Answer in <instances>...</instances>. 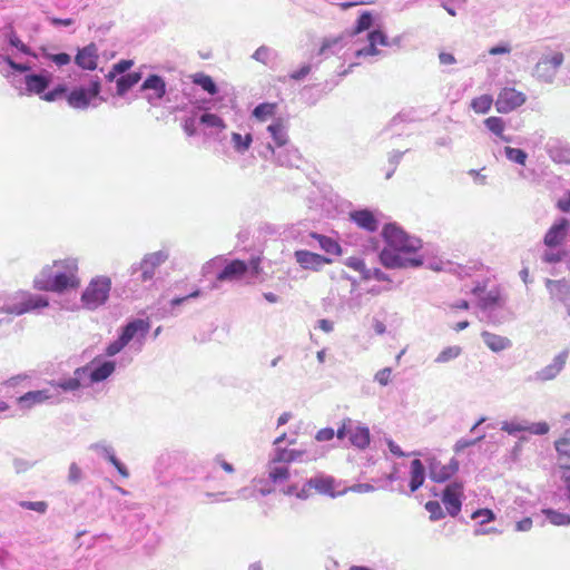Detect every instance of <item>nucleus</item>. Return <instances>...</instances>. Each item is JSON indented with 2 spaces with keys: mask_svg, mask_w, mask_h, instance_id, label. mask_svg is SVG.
<instances>
[{
  "mask_svg": "<svg viewBox=\"0 0 570 570\" xmlns=\"http://www.w3.org/2000/svg\"><path fill=\"white\" fill-rule=\"evenodd\" d=\"M563 362L560 358H556L552 364L547 366V368L542 370L539 373L540 379L542 380H551L553 379L562 368Z\"/></svg>",
  "mask_w": 570,
  "mask_h": 570,
  "instance_id": "nucleus-41",
  "label": "nucleus"
},
{
  "mask_svg": "<svg viewBox=\"0 0 570 570\" xmlns=\"http://www.w3.org/2000/svg\"><path fill=\"white\" fill-rule=\"evenodd\" d=\"M200 122L208 127L225 128L223 119L215 114H204L200 117Z\"/></svg>",
  "mask_w": 570,
  "mask_h": 570,
  "instance_id": "nucleus-44",
  "label": "nucleus"
},
{
  "mask_svg": "<svg viewBox=\"0 0 570 570\" xmlns=\"http://www.w3.org/2000/svg\"><path fill=\"white\" fill-rule=\"evenodd\" d=\"M148 330V323L142 320H135L128 323L124 327L119 338L107 347V356L116 355L137 335L145 336Z\"/></svg>",
  "mask_w": 570,
  "mask_h": 570,
  "instance_id": "nucleus-4",
  "label": "nucleus"
},
{
  "mask_svg": "<svg viewBox=\"0 0 570 570\" xmlns=\"http://www.w3.org/2000/svg\"><path fill=\"white\" fill-rule=\"evenodd\" d=\"M88 372V368H78L76 372H75V377H71V379H68V380H65L62 382H59L57 384L58 387L62 389L63 391H75V390H78L80 387V380L82 377V375L87 374Z\"/></svg>",
  "mask_w": 570,
  "mask_h": 570,
  "instance_id": "nucleus-33",
  "label": "nucleus"
},
{
  "mask_svg": "<svg viewBox=\"0 0 570 570\" xmlns=\"http://www.w3.org/2000/svg\"><path fill=\"white\" fill-rule=\"evenodd\" d=\"M10 45L16 47L18 50H20L23 53H29L30 49L27 45H24L16 35L10 37Z\"/></svg>",
  "mask_w": 570,
  "mask_h": 570,
  "instance_id": "nucleus-59",
  "label": "nucleus"
},
{
  "mask_svg": "<svg viewBox=\"0 0 570 570\" xmlns=\"http://www.w3.org/2000/svg\"><path fill=\"white\" fill-rule=\"evenodd\" d=\"M191 79L194 83L200 86L208 94L215 95L217 92V87L210 76L199 72L195 73Z\"/></svg>",
  "mask_w": 570,
  "mask_h": 570,
  "instance_id": "nucleus-32",
  "label": "nucleus"
},
{
  "mask_svg": "<svg viewBox=\"0 0 570 570\" xmlns=\"http://www.w3.org/2000/svg\"><path fill=\"white\" fill-rule=\"evenodd\" d=\"M301 455H302L301 451L288 450V449H278L276 451L275 458L273 459V462L278 463V464H285V463H289V462L297 460Z\"/></svg>",
  "mask_w": 570,
  "mask_h": 570,
  "instance_id": "nucleus-37",
  "label": "nucleus"
},
{
  "mask_svg": "<svg viewBox=\"0 0 570 570\" xmlns=\"http://www.w3.org/2000/svg\"><path fill=\"white\" fill-rule=\"evenodd\" d=\"M410 475V490L411 492H415L423 485L425 480V468L421 460L415 459L411 462Z\"/></svg>",
  "mask_w": 570,
  "mask_h": 570,
  "instance_id": "nucleus-20",
  "label": "nucleus"
},
{
  "mask_svg": "<svg viewBox=\"0 0 570 570\" xmlns=\"http://www.w3.org/2000/svg\"><path fill=\"white\" fill-rule=\"evenodd\" d=\"M183 128H184V131L188 135V136H194L196 134V126H195V119L194 118H188L184 121V125H183Z\"/></svg>",
  "mask_w": 570,
  "mask_h": 570,
  "instance_id": "nucleus-61",
  "label": "nucleus"
},
{
  "mask_svg": "<svg viewBox=\"0 0 570 570\" xmlns=\"http://www.w3.org/2000/svg\"><path fill=\"white\" fill-rule=\"evenodd\" d=\"M425 510L430 513L431 521H438L445 517V513L439 501H428L424 505Z\"/></svg>",
  "mask_w": 570,
  "mask_h": 570,
  "instance_id": "nucleus-39",
  "label": "nucleus"
},
{
  "mask_svg": "<svg viewBox=\"0 0 570 570\" xmlns=\"http://www.w3.org/2000/svg\"><path fill=\"white\" fill-rule=\"evenodd\" d=\"M275 109H276V105L275 104H261L258 105L254 111H253V115L258 119V120H266L267 117H271L274 115L275 112Z\"/></svg>",
  "mask_w": 570,
  "mask_h": 570,
  "instance_id": "nucleus-38",
  "label": "nucleus"
},
{
  "mask_svg": "<svg viewBox=\"0 0 570 570\" xmlns=\"http://www.w3.org/2000/svg\"><path fill=\"white\" fill-rule=\"evenodd\" d=\"M385 246L380 253V262L386 268L419 267L423 264L415 253L422 247L421 240L410 236L395 224H387L382 230Z\"/></svg>",
  "mask_w": 570,
  "mask_h": 570,
  "instance_id": "nucleus-1",
  "label": "nucleus"
},
{
  "mask_svg": "<svg viewBox=\"0 0 570 570\" xmlns=\"http://www.w3.org/2000/svg\"><path fill=\"white\" fill-rule=\"evenodd\" d=\"M554 448L559 459L570 460V431H567L564 436L554 441Z\"/></svg>",
  "mask_w": 570,
  "mask_h": 570,
  "instance_id": "nucleus-36",
  "label": "nucleus"
},
{
  "mask_svg": "<svg viewBox=\"0 0 570 570\" xmlns=\"http://www.w3.org/2000/svg\"><path fill=\"white\" fill-rule=\"evenodd\" d=\"M47 57L59 67L66 66V65L70 63V61H71L70 55H68L66 52L52 53V55H48Z\"/></svg>",
  "mask_w": 570,
  "mask_h": 570,
  "instance_id": "nucleus-51",
  "label": "nucleus"
},
{
  "mask_svg": "<svg viewBox=\"0 0 570 570\" xmlns=\"http://www.w3.org/2000/svg\"><path fill=\"white\" fill-rule=\"evenodd\" d=\"M335 479L327 475H316L307 481V487L316 490L321 494L330 495L332 498L336 495H342L347 492V490L336 491Z\"/></svg>",
  "mask_w": 570,
  "mask_h": 570,
  "instance_id": "nucleus-14",
  "label": "nucleus"
},
{
  "mask_svg": "<svg viewBox=\"0 0 570 570\" xmlns=\"http://www.w3.org/2000/svg\"><path fill=\"white\" fill-rule=\"evenodd\" d=\"M335 432L332 428H324L317 431L315 439L320 442L330 441L334 438Z\"/></svg>",
  "mask_w": 570,
  "mask_h": 570,
  "instance_id": "nucleus-53",
  "label": "nucleus"
},
{
  "mask_svg": "<svg viewBox=\"0 0 570 570\" xmlns=\"http://www.w3.org/2000/svg\"><path fill=\"white\" fill-rule=\"evenodd\" d=\"M289 469L286 464H278L275 462H271L268 468V478L269 480L275 483H284L289 479Z\"/></svg>",
  "mask_w": 570,
  "mask_h": 570,
  "instance_id": "nucleus-25",
  "label": "nucleus"
},
{
  "mask_svg": "<svg viewBox=\"0 0 570 570\" xmlns=\"http://www.w3.org/2000/svg\"><path fill=\"white\" fill-rule=\"evenodd\" d=\"M268 131L271 132L275 144L277 147H282L287 142V135L285 131V126L282 120H277L268 126Z\"/></svg>",
  "mask_w": 570,
  "mask_h": 570,
  "instance_id": "nucleus-31",
  "label": "nucleus"
},
{
  "mask_svg": "<svg viewBox=\"0 0 570 570\" xmlns=\"http://www.w3.org/2000/svg\"><path fill=\"white\" fill-rule=\"evenodd\" d=\"M50 399V394L46 390H39V391H30L26 394L21 395L18 399V402L20 404L26 405L27 407H31L35 404L42 403Z\"/></svg>",
  "mask_w": 570,
  "mask_h": 570,
  "instance_id": "nucleus-28",
  "label": "nucleus"
},
{
  "mask_svg": "<svg viewBox=\"0 0 570 570\" xmlns=\"http://www.w3.org/2000/svg\"><path fill=\"white\" fill-rule=\"evenodd\" d=\"M247 272L248 265L246 262L242 259H233L217 275V279L220 282L237 281L240 279Z\"/></svg>",
  "mask_w": 570,
  "mask_h": 570,
  "instance_id": "nucleus-17",
  "label": "nucleus"
},
{
  "mask_svg": "<svg viewBox=\"0 0 570 570\" xmlns=\"http://www.w3.org/2000/svg\"><path fill=\"white\" fill-rule=\"evenodd\" d=\"M557 208L562 213L570 212V191H567L564 196L557 202Z\"/></svg>",
  "mask_w": 570,
  "mask_h": 570,
  "instance_id": "nucleus-55",
  "label": "nucleus"
},
{
  "mask_svg": "<svg viewBox=\"0 0 570 570\" xmlns=\"http://www.w3.org/2000/svg\"><path fill=\"white\" fill-rule=\"evenodd\" d=\"M472 519L481 518L480 523L485 524L495 520V514L490 509H478L471 515Z\"/></svg>",
  "mask_w": 570,
  "mask_h": 570,
  "instance_id": "nucleus-45",
  "label": "nucleus"
},
{
  "mask_svg": "<svg viewBox=\"0 0 570 570\" xmlns=\"http://www.w3.org/2000/svg\"><path fill=\"white\" fill-rule=\"evenodd\" d=\"M542 513L554 525H569L570 514L556 511L553 509H543Z\"/></svg>",
  "mask_w": 570,
  "mask_h": 570,
  "instance_id": "nucleus-35",
  "label": "nucleus"
},
{
  "mask_svg": "<svg viewBox=\"0 0 570 570\" xmlns=\"http://www.w3.org/2000/svg\"><path fill=\"white\" fill-rule=\"evenodd\" d=\"M311 237L318 242L320 247L327 254L341 256L343 249L341 245L333 238L321 235L317 233H311Z\"/></svg>",
  "mask_w": 570,
  "mask_h": 570,
  "instance_id": "nucleus-23",
  "label": "nucleus"
},
{
  "mask_svg": "<svg viewBox=\"0 0 570 570\" xmlns=\"http://www.w3.org/2000/svg\"><path fill=\"white\" fill-rule=\"evenodd\" d=\"M115 370V365L111 362H105L97 368L90 372V382H100L106 380Z\"/></svg>",
  "mask_w": 570,
  "mask_h": 570,
  "instance_id": "nucleus-34",
  "label": "nucleus"
},
{
  "mask_svg": "<svg viewBox=\"0 0 570 570\" xmlns=\"http://www.w3.org/2000/svg\"><path fill=\"white\" fill-rule=\"evenodd\" d=\"M68 479L71 482H78L81 479V469L76 463L70 464Z\"/></svg>",
  "mask_w": 570,
  "mask_h": 570,
  "instance_id": "nucleus-57",
  "label": "nucleus"
},
{
  "mask_svg": "<svg viewBox=\"0 0 570 570\" xmlns=\"http://www.w3.org/2000/svg\"><path fill=\"white\" fill-rule=\"evenodd\" d=\"M464 499V487L462 482H451L449 483L441 495V501L445 508L446 514L452 518H455L460 514L462 509V503Z\"/></svg>",
  "mask_w": 570,
  "mask_h": 570,
  "instance_id": "nucleus-6",
  "label": "nucleus"
},
{
  "mask_svg": "<svg viewBox=\"0 0 570 570\" xmlns=\"http://www.w3.org/2000/svg\"><path fill=\"white\" fill-rule=\"evenodd\" d=\"M390 376H391V368L386 367V368L379 371L375 375V379L381 385H386L390 381Z\"/></svg>",
  "mask_w": 570,
  "mask_h": 570,
  "instance_id": "nucleus-58",
  "label": "nucleus"
},
{
  "mask_svg": "<svg viewBox=\"0 0 570 570\" xmlns=\"http://www.w3.org/2000/svg\"><path fill=\"white\" fill-rule=\"evenodd\" d=\"M132 65H134L132 60L122 59V60L118 61L117 63H115L112 66V68L116 72H118L120 75V73L126 72L128 69H130L132 67Z\"/></svg>",
  "mask_w": 570,
  "mask_h": 570,
  "instance_id": "nucleus-56",
  "label": "nucleus"
},
{
  "mask_svg": "<svg viewBox=\"0 0 570 570\" xmlns=\"http://www.w3.org/2000/svg\"><path fill=\"white\" fill-rule=\"evenodd\" d=\"M550 426L547 422H537L527 425V432L537 435H544L549 432Z\"/></svg>",
  "mask_w": 570,
  "mask_h": 570,
  "instance_id": "nucleus-48",
  "label": "nucleus"
},
{
  "mask_svg": "<svg viewBox=\"0 0 570 570\" xmlns=\"http://www.w3.org/2000/svg\"><path fill=\"white\" fill-rule=\"evenodd\" d=\"M350 219L354 222L357 227L373 233L379 228V220L374 213L368 209H360L350 213Z\"/></svg>",
  "mask_w": 570,
  "mask_h": 570,
  "instance_id": "nucleus-18",
  "label": "nucleus"
},
{
  "mask_svg": "<svg viewBox=\"0 0 570 570\" xmlns=\"http://www.w3.org/2000/svg\"><path fill=\"white\" fill-rule=\"evenodd\" d=\"M371 278H374L376 281H383V282L390 281L389 276L379 268H374V269L367 268L364 279H371Z\"/></svg>",
  "mask_w": 570,
  "mask_h": 570,
  "instance_id": "nucleus-52",
  "label": "nucleus"
},
{
  "mask_svg": "<svg viewBox=\"0 0 570 570\" xmlns=\"http://www.w3.org/2000/svg\"><path fill=\"white\" fill-rule=\"evenodd\" d=\"M49 305L47 297L22 292L17 295V303L6 306L8 314L22 315L35 309L45 308Z\"/></svg>",
  "mask_w": 570,
  "mask_h": 570,
  "instance_id": "nucleus-5",
  "label": "nucleus"
},
{
  "mask_svg": "<svg viewBox=\"0 0 570 570\" xmlns=\"http://www.w3.org/2000/svg\"><path fill=\"white\" fill-rule=\"evenodd\" d=\"M483 342L494 353L502 352L511 346V341L505 337L490 332L481 334Z\"/></svg>",
  "mask_w": 570,
  "mask_h": 570,
  "instance_id": "nucleus-21",
  "label": "nucleus"
},
{
  "mask_svg": "<svg viewBox=\"0 0 570 570\" xmlns=\"http://www.w3.org/2000/svg\"><path fill=\"white\" fill-rule=\"evenodd\" d=\"M367 39H368V46L357 50V52H356L357 57L375 56L379 53L377 46H386L387 45L386 36L380 30H374V31L370 32Z\"/></svg>",
  "mask_w": 570,
  "mask_h": 570,
  "instance_id": "nucleus-19",
  "label": "nucleus"
},
{
  "mask_svg": "<svg viewBox=\"0 0 570 570\" xmlns=\"http://www.w3.org/2000/svg\"><path fill=\"white\" fill-rule=\"evenodd\" d=\"M111 281L107 276H97L90 281L81 295L85 307L95 309L102 305L109 297Z\"/></svg>",
  "mask_w": 570,
  "mask_h": 570,
  "instance_id": "nucleus-3",
  "label": "nucleus"
},
{
  "mask_svg": "<svg viewBox=\"0 0 570 570\" xmlns=\"http://www.w3.org/2000/svg\"><path fill=\"white\" fill-rule=\"evenodd\" d=\"M483 122L488 130L499 137L501 140L505 142L510 141V138L504 136L505 121L501 117L491 116L485 118Z\"/></svg>",
  "mask_w": 570,
  "mask_h": 570,
  "instance_id": "nucleus-24",
  "label": "nucleus"
},
{
  "mask_svg": "<svg viewBox=\"0 0 570 570\" xmlns=\"http://www.w3.org/2000/svg\"><path fill=\"white\" fill-rule=\"evenodd\" d=\"M141 90H154L156 98L160 99L166 94V83L158 75H150L141 85Z\"/></svg>",
  "mask_w": 570,
  "mask_h": 570,
  "instance_id": "nucleus-26",
  "label": "nucleus"
},
{
  "mask_svg": "<svg viewBox=\"0 0 570 570\" xmlns=\"http://www.w3.org/2000/svg\"><path fill=\"white\" fill-rule=\"evenodd\" d=\"M527 101V96L510 87L503 88L494 102L495 109L499 114H509L521 107Z\"/></svg>",
  "mask_w": 570,
  "mask_h": 570,
  "instance_id": "nucleus-8",
  "label": "nucleus"
},
{
  "mask_svg": "<svg viewBox=\"0 0 570 570\" xmlns=\"http://www.w3.org/2000/svg\"><path fill=\"white\" fill-rule=\"evenodd\" d=\"M141 79L140 72H130L117 79V95L124 96L130 88Z\"/></svg>",
  "mask_w": 570,
  "mask_h": 570,
  "instance_id": "nucleus-29",
  "label": "nucleus"
},
{
  "mask_svg": "<svg viewBox=\"0 0 570 570\" xmlns=\"http://www.w3.org/2000/svg\"><path fill=\"white\" fill-rule=\"evenodd\" d=\"M66 92H67V87L60 85V86L56 87L53 90L45 94L41 98L46 101H55L56 99H58Z\"/></svg>",
  "mask_w": 570,
  "mask_h": 570,
  "instance_id": "nucleus-50",
  "label": "nucleus"
},
{
  "mask_svg": "<svg viewBox=\"0 0 570 570\" xmlns=\"http://www.w3.org/2000/svg\"><path fill=\"white\" fill-rule=\"evenodd\" d=\"M493 105L491 95H481L471 100L470 107L475 114H487Z\"/></svg>",
  "mask_w": 570,
  "mask_h": 570,
  "instance_id": "nucleus-30",
  "label": "nucleus"
},
{
  "mask_svg": "<svg viewBox=\"0 0 570 570\" xmlns=\"http://www.w3.org/2000/svg\"><path fill=\"white\" fill-rule=\"evenodd\" d=\"M109 461L114 464V466L118 470V472L124 476V478H128L129 476V472L128 470L126 469V466L118 461V459L115 456V455H110L109 456Z\"/></svg>",
  "mask_w": 570,
  "mask_h": 570,
  "instance_id": "nucleus-60",
  "label": "nucleus"
},
{
  "mask_svg": "<svg viewBox=\"0 0 570 570\" xmlns=\"http://www.w3.org/2000/svg\"><path fill=\"white\" fill-rule=\"evenodd\" d=\"M345 266L352 268L353 271L355 272H358L362 277L364 278L366 272H367V268L365 266V263L362 258L360 257H355V256H352V257H348L345 262H344Z\"/></svg>",
  "mask_w": 570,
  "mask_h": 570,
  "instance_id": "nucleus-43",
  "label": "nucleus"
},
{
  "mask_svg": "<svg viewBox=\"0 0 570 570\" xmlns=\"http://www.w3.org/2000/svg\"><path fill=\"white\" fill-rule=\"evenodd\" d=\"M532 528L531 518H524L521 521L517 522L515 530L517 531H529Z\"/></svg>",
  "mask_w": 570,
  "mask_h": 570,
  "instance_id": "nucleus-64",
  "label": "nucleus"
},
{
  "mask_svg": "<svg viewBox=\"0 0 570 570\" xmlns=\"http://www.w3.org/2000/svg\"><path fill=\"white\" fill-rule=\"evenodd\" d=\"M296 262L305 269L320 271L324 265H330L333 263V259L309 252L299 249L294 253Z\"/></svg>",
  "mask_w": 570,
  "mask_h": 570,
  "instance_id": "nucleus-12",
  "label": "nucleus"
},
{
  "mask_svg": "<svg viewBox=\"0 0 570 570\" xmlns=\"http://www.w3.org/2000/svg\"><path fill=\"white\" fill-rule=\"evenodd\" d=\"M569 228L570 222L567 218L562 217L556 220L544 234V245L550 248L560 246L566 240Z\"/></svg>",
  "mask_w": 570,
  "mask_h": 570,
  "instance_id": "nucleus-10",
  "label": "nucleus"
},
{
  "mask_svg": "<svg viewBox=\"0 0 570 570\" xmlns=\"http://www.w3.org/2000/svg\"><path fill=\"white\" fill-rule=\"evenodd\" d=\"M503 430L511 434V433H515V432L527 431V425L520 424V423H510V424H505L503 426Z\"/></svg>",
  "mask_w": 570,
  "mask_h": 570,
  "instance_id": "nucleus-62",
  "label": "nucleus"
},
{
  "mask_svg": "<svg viewBox=\"0 0 570 570\" xmlns=\"http://www.w3.org/2000/svg\"><path fill=\"white\" fill-rule=\"evenodd\" d=\"M311 72V67L308 65L303 66L297 71L293 72L291 75L292 79L299 80L304 77H306Z\"/></svg>",
  "mask_w": 570,
  "mask_h": 570,
  "instance_id": "nucleus-63",
  "label": "nucleus"
},
{
  "mask_svg": "<svg viewBox=\"0 0 570 570\" xmlns=\"http://www.w3.org/2000/svg\"><path fill=\"white\" fill-rule=\"evenodd\" d=\"M372 26V16L370 12L362 13L356 22V27L354 33H360L364 30H367Z\"/></svg>",
  "mask_w": 570,
  "mask_h": 570,
  "instance_id": "nucleus-46",
  "label": "nucleus"
},
{
  "mask_svg": "<svg viewBox=\"0 0 570 570\" xmlns=\"http://www.w3.org/2000/svg\"><path fill=\"white\" fill-rule=\"evenodd\" d=\"M165 259L166 256L160 252L146 255L139 264V271L141 272L140 281L147 282L151 279L155 275L156 268L163 264Z\"/></svg>",
  "mask_w": 570,
  "mask_h": 570,
  "instance_id": "nucleus-16",
  "label": "nucleus"
},
{
  "mask_svg": "<svg viewBox=\"0 0 570 570\" xmlns=\"http://www.w3.org/2000/svg\"><path fill=\"white\" fill-rule=\"evenodd\" d=\"M247 265H248V268H250L253 275L258 276L262 273V257L261 256L252 257Z\"/></svg>",
  "mask_w": 570,
  "mask_h": 570,
  "instance_id": "nucleus-54",
  "label": "nucleus"
},
{
  "mask_svg": "<svg viewBox=\"0 0 570 570\" xmlns=\"http://www.w3.org/2000/svg\"><path fill=\"white\" fill-rule=\"evenodd\" d=\"M232 140L234 142V147L237 149V150H240V151H244V150H247L252 144V136L250 135H246V136H242L240 134H237V132H234L232 135Z\"/></svg>",
  "mask_w": 570,
  "mask_h": 570,
  "instance_id": "nucleus-42",
  "label": "nucleus"
},
{
  "mask_svg": "<svg viewBox=\"0 0 570 570\" xmlns=\"http://www.w3.org/2000/svg\"><path fill=\"white\" fill-rule=\"evenodd\" d=\"M70 107L76 109L87 108L90 102L87 90L83 88L73 89L67 97Z\"/></svg>",
  "mask_w": 570,
  "mask_h": 570,
  "instance_id": "nucleus-27",
  "label": "nucleus"
},
{
  "mask_svg": "<svg viewBox=\"0 0 570 570\" xmlns=\"http://www.w3.org/2000/svg\"><path fill=\"white\" fill-rule=\"evenodd\" d=\"M459 471V462L452 458L446 463L434 460L430 464V478L436 483H443L450 480Z\"/></svg>",
  "mask_w": 570,
  "mask_h": 570,
  "instance_id": "nucleus-11",
  "label": "nucleus"
},
{
  "mask_svg": "<svg viewBox=\"0 0 570 570\" xmlns=\"http://www.w3.org/2000/svg\"><path fill=\"white\" fill-rule=\"evenodd\" d=\"M78 262L75 258L55 261L47 265L33 281V287L38 291L61 293L67 288H76L80 285L77 277Z\"/></svg>",
  "mask_w": 570,
  "mask_h": 570,
  "instance_id": "nucleus-2",
  "label": "nucleus"
},
{
  "mask_svg": "<svg viewBox=\"0 0 570 570\" xmlns=\"http://www.w3.org/2000/svg\"><path fill=\"white\" fill-rule=\"evenodd\" d=\"M98 49L95 43H89L88 46L78 50L75 62L81 69L85 70H95L98 66Z\"/></svg>",
  "mask_w": 570,
  "mask_h": 570,
  "instance_id": "nucleus-15",
  "label": "nucleus"
},
{
  "mask_svg": "<svg viewBox=\"0 0 570 570\" xmlns=\"http://www.w3.org/2000/svg\"><path fill=\"white\" fill-rule=\"evenodd\" d=\"M26 88L32 94H43L50 83V79L42 75H28L24 78Z\"/></svg>",
  "mask_w": 570,
  "mask_h": 570,
  "instance_id": "nucleus-22",
  "label": "nucleus"
},
{
  "mask_svg": "<svg viewBox=\"0 0 570 570\" xmlns=\"http://www.w3.org/2000/svg\"><path fill=\"white\" fill-rule=\"evenodd\" d=\"M560 479L566 485L568 492V499L570 501V464H560Z\"/></svg>",
  "mask_w": 570,
  "mask_h": 570,
  "instance_id": "nucleus-49",
  "label": "nucleus"
},
{
  "mask_svg": "<svg viewBox=\"0 0 570 570\" xmlns=\"http://www.w3.org/2000/svg\"><path fill=\"white\" fill-rule=\"evenodd\" d=\"M564 56L562 52H553L543 56L535 65L534 72L537 77L546 82H551L557 75L558 69L563 63Z\"/></svg>",
  "mask_w": 570,
  "mask_h": 570,
  "instance_id": "nucleus-9",
  "label": "nucleus"
},
{
  "mask_svg": "<svg viewBox=\"0 0 570 570\" xmlns=\"http://www.w3.org/2000/svg\"><path fill=\"white\" fill-rule=\"evenodd\" d=\"M20 507L36 511L38 513H45L48 509V504L45 501H21Z\"/></svg>",
  "mask_w": 570,
  "mask_h": 570,
  "instance_id": "nucleus-47",
  "label": "nucleus"
},
{
  "mask_svg": "<svg viewBox=\"0 0 570 570\" xmlns=\"http://www.w3.org/2000/svg\"><path fill=\"white\" fill-rule=\"evenodd\" d=\"M471 292L479 298L478 305L481 309H489L499 306L502 303V294L499 288H494L488 293H484L485 285L478 284L472 288Z\"/></svg>",
  "mask_w": 570,
  "mask_h": 570,
  "instance_id": "nucleus-13",
  "label": "nucleus"
},
{
  "mask_svg": "<svg viewBox=\"0 0 570 570\" xmlns=\"http://www.w3.org/2000/svg\"><path fill=\"white\" fill-rule=\"evenodd\" d=\"M336 436L340 440L348 436L351 444L358 449L367 448L371 441L368 429L354 425L351 419L343 421L342 425L337 429Z\"/></svg>",
  "mask_w": 570,
  "mask_h": 570,
  "instance_id": "nucleus-7",
  "label": "nucleus"
},
{
  "mask_svg": "<svg viewBox=\"0 0 570 570\" xmlns=\"http://www.w3.org/2000/svg\"><path fill=\"white\" fill-rule=\"evenodd\" d=\"M504 154L509 160L517 163L519 165H524L528 157L525 151L513 147H505Z\"/></svg>",
  "mask_w": 570,
  "mask_h": 570,
  "instance_id": "nucleus-40",
  "label": "nucleus"
}]
</instances>
